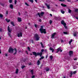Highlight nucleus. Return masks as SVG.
Returning <instances> with one entry per match:
<instances>
[{"label":"nucleus","mask_w":78,"mask_h":78,"mask_svg":"<svg viewBox=\"0 0 78 78\" xmlns=\"http://www.w3.org/2000/svg\"><path fill=\"white\" fill-rule=\"evenodd\" d=\"M11 25H13V27L15 26V25H14V22H13L12 21L11 22Z\"/></svg>","instance_id":"obj_18"},{"label":"nucleus","mask_w":78,"mask_h":78,"mask_svg":"<svg viewBox=\"0 0 78 78\" xmlns=\"http://www.w3.org/2000/svg\"><path fill=\"white\" fill-rule=\"evenodd\" d=\"M41 20H41V19H40L39 20V22H41Z\"/></svg>","instance_id":"obj_58"},{"label":"nucleus","mask_w":78,"mask_h":78,"mask_svg":"<svg viewBox=\"0 0 78 78\" xmlns=\"http://www.w3.org/2000/svg\"><path fill=\"white\" fill-rule=\"evenodd\" d=\"M61 42L62 43V42H64V40H61Z\"/></svg>","instance_id":"obj_49"},{"label":"nucleus","mask_w":78,"mask_h":78,"mask_svg":"<svg viewBox=\"0 0 78 78\" xmlns=\"http://www.w3.org/2000/svg\"><path fill=\"white\" fill-rule=\"evenodd\" d=\"M8 34H9V36L10 37H11V34H10V33H9Z\"/></svg>","instance_id":"obj_43"},{"label":"nucleus","mask_w":78,"mask_h":78,"mask_svg":"<svg viewBox=\"0 0 78 78\" xmlns=\"http://www.w3.org/2000/svg\"><path fill=\"white\" fill-rule=\"evenodd\" d=\"M72 12V10H70V9H69L68 10V12L69 13H71V12Z\"/></svg>","instance_id":"obj_31"},{"label":"nucleus","mask_w":78,"mask_h":78,"mask_svg":"<svg viewBox=\"0 0 78 78\" xmlns=\"http://www.w3.org/2000/svg\"><path fill=\"white\" fill-rule=\"evenodd\" d=\"M61 23L62 25H65V24H66V23L64 22V20H62V21L61 22Z\"/></svg>","instance_id":"obj_10"},{"label":"nucleus","mask_w":78,"mask_h":78,"mask_svg":"<svg viewBox=\"0 0 78 78\" xmlns=\"http://www.w3.org/2000/svg\"><path fill=\"white\" fill-rule=\"evenodd\" d=\"M41 64V61H39V60H38L37 62V65H40Z\"/></svg>","instance_id":"obj_17"},{"label":"nucleus","mask_w":78,"mask_h":78,"mask_svg":"<svg viewBox=\"0 0 78 78\" xmlns=\"http://www.w3.org/2000/svg\"><path fill=\"white\" fill-rule=\"evenodd\" d=\"M34 37L35 39V41H39V39H40V37L37 34H34Z\"/></svg>","instance_id":"obj_4"},{"label":"nucleus","mask_w":78,"mask_h":78,"mask_svg":"<svg viewBox=\"0 0 78 78\" xmlns=\"http://www.w3.org/2000/svg\"><path fill=\"white\" fill-rule=\"evenodd\" d=\"M17 36L18 37H22V32H20V33L18 34Z\"/></svg>","instance_id":"obj_8"},{"label":"nucleus","mask_w":78,"mask_h":78,"mask_svg":"<svg viewBox=\"0 0 78 78\" xmlns=\"http://www.w3.org/2000/svg\"><path fill=\"white\" fill-rule=\"evenodd\" d=\"M32 78H35V76L33 75L31 77Z\"/></svg>","instance_id":"obj_46"},{"label":"nucleus","mask_w":78,"mask_h":78,"mask_svg":"<svg viewBox=\"0 0 78 78\" xmlns=\"http://www.w3.org/2000/svg\"><path fill=\"white\" fill-rule=\"evenodd\" d=\"M75 12H78V9H75Z\"/></svg>","instance_id":"obj_26"},{"label":"nucleus","mask_w":78,"mask_h":78,"mask_svg":"<svg viewBox=\"0 0 78 78\" xmlns=\"http://www.w3.org/2000/svg\"><path fill=\"white\" fill-rule=\"evenodd\" d=\"M40 44H41V46L42 47V48H44V46L43 45V44H42V42H41L40 43Z\"/></svg>","instance_id":"obj_19"},{"label":"nucleus","mask_w":78,"mask_h":78,"mask_svg":"<svg viewBox=\"0 0 78 78\" xmlns=\"http://www.w3.org/2000/svg\"><path fill=\"white\" fill-rule=\"evenodd\" d=\"M55 20H58V17H55Z\"/></svg>","instance_id":"obj_52"},{"label":"nucleus","mask_w":78,"mask_h":78,"mask_svg":"<svg viewBox=\"0 0 78 78\" xmlns=\"http://www.w3.org/2000/svg\"><path fill=\"white\" fill-rule=\"evenodd\" d=\"M61 13H62V14H64V13H65V11H63V10H61Z\"/></svg>","instance_id":"obj_22"},{"label":"nucleus","mask_w":78,"mask_h":78,"mask_svg":"<svg viewBox=\"0 0 78 78\" xmlns=\"http://www.w3.org/2000/svg\"><path fill=\"white\" fill-rule=\"evenodd\" d=\"M41 58L42 59H44V57H43V56H42L41 57Z\"/></svg>","instance_id":"obj_50"},{"label":"nucleus","mask_w":78,"mask_h":78,"mask_svg":"<svg viewBox=\"0 0 78 78\" xmlns=\"http://www.w3.org/2000/svg\"><path fill=\"white\" fill-rule=\"evenodd\" d=\"M45 5H46V6H47V7L48 8V9H50V5H48V4H47V3H45Z\"/></svg>","instance_id":"obj_12"},{"label":"nucleus","mask_w":78,"mask_h":78,"mask_svg":"<svg viewBox=\"0 0 78 78\" xmlns=\"http://www.w3.org/2000/svg\"><path fill=\"white\" fill-rule=\"evenodd\" d=\"M0 4L1 5V6H5V4H3V3H0Z\"/></svg>","instance_id":"obj_28"},{"label":"nucleus","mask_w":78,"mask_h":78,"mask_svg":"<svg viewBox=\"0 0 78 78\" xmlns=\"http://www.w3.org/2000/svg\"><path fill=\"white\" fill-rule=\"evenodd\" d=\"M17 0H15V1H14L15 5L17 4Z\"/></svg>","instance_id":"obj_30"},{"label":"nucleus","mask_w":78,"mask_h":78,"mask_svg":"<svg viewBox=\"0 0 78 78\" xmlns=\"http://www.w3.org/2000/svg\"><path fill=\"white\" fill-rule=\"evenodd\" d=\"M3 17V16L2 14H0V17L2 18Z\"/></svg>","instance_id":"obj_34"},{"label":"nucleus","mask_w":78,"mask_h":78,"mask_svg":"<svg viewBox=\"0 0 78 78\" xmlns=\"http://www.w3.org/2000/svg\"><path fill=\"white\" fill-rule=\"evenodd\" d=\"M75 18L76 19H77V20H78V17H76Z\"/></svg>","instance_id":"obj_57"},{"label":"nucleus","mask_w":78,"mask_h":78,"mask_svg":"<svg viewBox=\"0 0 78 78\" xmlns=\"http://www.w3.org/2000/svg\"><path fill=\"white\" fill-rule=\"evenodd\" d=\"M5 20H6V21H7V22H8V23H9V22H10V20H8V19L6 18L5 19Z\"/></svg>","instance_id":"obj_21"},{"label":"nucleus","mask_w":78,"mask_h":78,"mask_svg":"<svg viewBox=\"0 0 78 78\" xmlns=\"http://www.w3.org/2000/svg\"><path fill=\"white\" fill-rule=\"evenodd\" d=\"M29 25H31V23H28Z\"/></svg>","instance_id":"obj_59"},{"label":"nucleus","mask_w":78,"mask_h":78,"mask_svg":"<svg viewBox=\"0 0 78 78\" xmlns=\"http://www.w3.org/2000/svg\"><path fill=\"white\" fill-rule=\"evenodd\" d=\"M45 58H48V55H46Z\"/></svg>","instance_id":"obj_54"},{"label":"nucleus","mask_w":78,"mask_h":78,"mask_svg":"<svg viewBox=\"0 0 78 78\" xmlns=\"http://www.w3.org/2000/svg\"><path fill=\"white\" fill-rule=\"evenodd\" d=\"M25 4L26 5H27V6H29V5L27 3V2L25 3Z\"/></svg>","instance_id":"obj_41"},{"label":"nucleus","mask_w":78,"mask_h":78,"mask_svg":"<svg viewBox=\"0 0 78 78\" xmlns=\"http://www.w3.org/2000/svg\"><path fill=\"white\" fill-rule=\"evenodd\" d=\"M34 0L36 3H37V0Z\"/></svg>","instance_id":"obj_62"},{"label":"nucleus","mask_w":78,"mask_h":78,"mask_svg":"<svg viewBox=\"0 0 78 78\" xmlns=\"http://www.w3.org/2000/svg\"><path fill=\"white\" fill-rule=\"evenodd\" d=\"M56 32L53 33V34H52L51 36V39H54L55 36V35H56Z\"/></svg>","instance_id":"obj_6"},{"label":"nucleus","mask_w":78,"mask_h":78,"mask_svg":"<svg viewBox=\"0 0 78 78\" xmlns=\"http://www.w3.org/2000/svg\"><path fill=\"white\" fill-rule=\"evenodd\" d=\"M5 56H6V57H7L8 56V55L7 54H5Z\"/></svg>","instance_id":"obj_47"},{"label":"nucleus","mask_w":78,"mask_h":78,"mask_svg":"<svg viewBox=\"0 0 78 78\" xmlns=\"http://www.w3.org/2000/svg\"><path fill=\"white\" fill-rule=\"evenodd\" d=\"M44 50L43 49H42L41 50V52L40 53L37 52L36 53L35 51H33L32 52L33 53V55L35 56H40L41 57L42 56V52H44Z\"/></svg>","instance_id":"obj_2"},{"label":"nucleus","mask_w":78,"mask_h":78,"mask_svg":"<svg viewBox=\"0 0 78 78\" xmlns=\"http://www.w3.org/2000/svg\"><path fill=\"white\" fill-rule=\"evenodd\" d=\"M73 41V40H72V39H71L70 41H69V45H70L71 44V43Z\"/></svg>","instance_id":"obj_25"},{"label":"nucleus","mask_w":78,"mask_h":78,"mask_svg":"<svg viewBox=\"0 0 78 78\" xmlns=\"http://www.w3.org/2000/svg\"><path fill=\"white\" fill-rule=\"evenodd\" d=\"M18 72H19V69H16V74H18Z\"/></svg>","instance_id":"obj_20"},{"label":"nucleus","mask_w":78,"mask_h":78,"mask_svg":"<svg viewBox=\"0 0 78 78\" xmlns=\"http://www.w3.org/2000/svg\"><path fill=\"white\" fill-rule=\"evenodd\" d=\"M57 51H60V52H62V50L61 49V48H58L57 49Z\"/></svg>","instance_id":"obj_11"},{"label":"nucleus","mask_w":78,"mask_h":78,"mask_svg":"<svg viewBox=\"0 0 78 78\" xmlns=\"http://www.w3.org/2000/svg\"><path fill=\"white\" fill-rule=\"evenodd\" d=\"M46 72H48V71H49V70H50V68H47L46 69Z\"/></svg>","instance_id":"obj_27"},{"label":"nucleus","mask_w":78,"mask_h":78,"mask_svg":"<svg viewBox=\"0 0 78 78\" xmlns=\"http://www.w3.org/2000/svg\"><path fill=\"white\" fill-rule=\"evenodd\" d=\"M43 66V65L41 64V66H40V69H42V67Z\"/></svg>","instance_id":"obj_45"},{"label":"nucleus","mask_w":78,"mask_h":78,"mask_svg":"<svg viewBox=\"0 0 78 78\" xmlns=\"http://www.w3.org/2000/svg\"><path fill=\"white\" fill-rule=\"evenodd\" d=\"M6 14H8V11H6Z\"/></svg>","instance_id":"obj_53"},{"label":"nucleus","mask_w":78,"mask_h":78,"mask_svg":"<svg viewBox=\"0 0 78 78\" xmlns=\"http://www.w3.org/2000/svg\"><path fill=\"white\" fill-rule=\"evenodd\" d=\"M2 29L0 28V32H2Z\"/></svg>","instance_id":"obj_48"},{"label":"nucleus","mask_w":78,"mask_h":78,"mask_svg":"<svg viewBox=\"0 0 78 78\" xmlns=\"http://www.w3.org/2000/svg\"><path fill=\"white\" fill-rule=\"evenodd\" d=\"M61 5L63 7H66V6H67V5H66V4H64L62 3L61 4Z\"/></svg>","instance_id":"obj_16"},{"label":"nucleus","mask_w":78,"mask_h":78,"mask_svg":"<svg viewBox=\"0 0 78 78\" xmlns=\"http://www.w3.org/2000/svg\"><path fill=\"white\" fill-rule=\"evenodd\" d=\"M25 67H26L25 66H22L21 68L22 69H24V68H25Z\"/></svg>","instance_id":"obj_38"},{"label":"nucleus","mask_w":78,"mask_h":78,"mask_svg":"<svg viewBox=\"0 0 78 78\" xmlns=\"http://www.w3.org/2000/svg\"><path fill=\"white\" fill-rule=\"evenodd\" d=\"M74 60L76 61V60H77V59L76 58H75L74 59Z\"/></svg>","instance_id":"obj_60"},{"label":"nucleus","mask_w":78,"mask_h":78,"mask_svg":"<svg viewBox=\"0 0 78 78\" xmlns=\"http://www.w3.org/2000/svg\"><path fill=\"white\" fill-rule=\"evenodd\" d=\"M35 28H37V25L35 24Z\"/></svg>","instance_id":"obj_55"},{"label":"nucleus","mask_w":78,"mask_h":78,"mask_svg":"<svg viewBox=\"0 0 78 78\" xmlns=\"http://www.w3.org/2000/svg\"><path fill=\"white\" fill-rule=\"evenodd\" d=\"M70 77V78H71V77H72V75H70L69 76Z\"/></svg>","instance_id":"obj_63"},{"label":"nucleus","mask_w":78,"mask_h":78,"mask_svg":"<svg viewBox=\"0 0 78 78\" xmlns=\"http://www.w3.org/2000/svg\"><path fill=\"white\" fill-rule=\"evenodd\" d=\"M28 50H29V51H30V48L29 47H28Z\"/></svg>","instance_id":"obj_44"},{"label":"nucleus","mask_w":78,"mask_h":78,"mask_svg":"<svg viewBox=\"0 0 78 78\" xmlns=\"http://www.w3.org/2000/svg\"><path fill=\"white\" fill-rule=\"evenodd\" d=\"M33 72H34V71H33V69L30 71V72H31V73L32 75H33Z\"/></svg>","instance_id":"obj_24"},{"label":"nucleus","mask_w":78,"mask_h":78,"mask_svg":"<svg viewBox=\"0 0 78 78\" xmlns=\"http://www.w3.org/2000/svg\"><path fill=\"white\" fill-rule=\"evenodd\" d=\"M50 58L51 59V60H52V59H53V56L52 55H51Z\"/></svg>","instance_id":"obj_23"},{"label":"nucleus","mask_w":78,"mask_h":78,"mask_svg":"<svg viewBox=\"0 0 78 78\" xmlns=\"http://www.w3.org/2000/svg\"><path fill=\"white\" fill-rule=\"evenodd\" d=\"M70 74L71 75H73V73L72 72H71L70 73Z\"/></svg>","instance_id":"obj_51"},{"label":"nucleus","mask_w":78,"mask_h":78,"mask_svg":"<svg viewBox=\"0 0 78 78\" xmlns=\"http://www.w3.org/2000/svg\"><path fill=\"white\" fill-rule=\"evenodd\" d=\"M29 66H31V63H30L29 64Z\"/></svg>","instance_id":"obj_61"},{"label":"nucleus","mask_w":78,"mask_h":78,"mask_svg":"<svg viewBox=\"0 0 78 78\" xmlns=\"http://www.w3.org/2000/svg\"><path fill=\"white\" fill-rule=\"evenodd\" d=\"M8 31L9 33H11V31H12V30L10 29V28H9V27L8 26Z\"/></svg>","instance_id":"obj_9"},{"label":"nucleus","mask_w":78,"mask_h":78,"mask_svg":"<svg viewBox=\"0 0 78 78\" xmlns=\"http://www.w3.org/2000/svg\"><path fill=\"white\" fill-rule=\"evenodd\" d=\"M14 50L15 51V53L13 54V55H15L17 54V50L16 48H14V49H13V48L10 47L8 50L9 53H13V51H14Z\"/></svg>","instance_id":"obj_1"},{"label":"nucleus","mask_w":78,"mask_h":78,"mask_svg":"<svg viewBox=\"0 0 78 78\" xmlns=\"http://www.w3.org/2000/svg\"><path fill=\"white\" fill-rule=\"evenodd\" d=\"M78 34V32H75L73 34V36H74V37H75L76 36V35Z\"/></svg>","instance_id":"obj_15"},{"label":"nucleus","mask_w":78,"mask_h":78,"mask_svg":"<svg viewBox=\"0 0 78 78\" xmlns=\"http://www.w3.org/2000/svg\"><path fill=\"white\" fill-rule=\"evenodd\" d=\"M52 22H53V21L51 20H50L49 21V23H50V25L52 23Z\"/></svg>","instance_id":"obj_29"},{"label":"nucleus","mask_w":78,"mask_h":78,"mask_svg":"<svg viewBox=\"0 0 78 78\" xmlns=\"http://www.w3.org/2000/svg\"><path fill=\"white\" fill-rule=\"evenodd\" d=\"M9 3H11L12 2V0H9Z\"/></svg>","instance_id":"obj_37"},{"label":"nucleus","mask_w":78,"mask_h":78,"mask_svg":"<svg viewBox=\"0 0 78 78\" xmlns=\"http://www.w3.org/2000/svg\"><path fill=\"white\" fill-rule=\"evenodd\" d=\"M64 26V27L66 29H67V26H66V24H65V25H63Z\"/></svg>","instance_id":"obj_32"},{"label":"nucleus","mask_w":78,"mask_h":78,"mask_svg":"<svg viewBox=\"0 0 78 78\" xmlns=\"http://www.w3.org/2000/svg\"><path fill=\"white\" fill-rule=\"evenodd\" d=\"M76 73V71H74L73 72V75H75V73Z\"/></svg>","instance_id":"obj_36"},{"label":"nucleus","mask_w":78,"mask_h":78,"mask_svg":"<svg viewBox=\"0 0 78 78\" xmlns=\"http://www.w3.org/2000/svg\"><path fill=\"white\" fill-rule=\"evenodd\" d=\"M49 50H51V51L53 50L54 49H53V48H51V47H50L49 48Z\"/></svg>","instance_id":"obj_35"},{"label":"nucleus","mask_w":78,"mask_h":78,"mask_svg":"<svg viewBox=\"0 0 78 78\" xmlns=\"http://www.w3.org/2000/svg\"><path fill=\"white\" fill-rule=\"evenodd\" d=\"M18 21L19 22H22V19H21V18L18 17Z\"/></svg>","instance_id":"obj_14"},{"label":"nucleus","mask_w":78,"mask_h":78,"mask_svg":"<svg viewBox=\"0 0 78 78\" xmlns=\"http://www.w3.org/2000/svg\"><path fill=\"white\" fill-rule=\"evenodd\" d=\"M18 15L19 16H20V12H18Z\"/></svg>","instance_id":"obj_56"},{"label":"nucleus","mask_w":78,"mask_h":78,"mask_svg":"<svg viewBox=\"0 0 78 78\" xmlns=\"http://www.w3.org/2000/svg\"><path fill=\"white\" fill-rule=\"evenodd\" d=\"M29 1L30 2H31V3H33V0H29Z\"/></svg>","instance_id":"obj_39"},{"label":"nucleus","mask_w":78,"mask_h":78,"mask_svg":"<svg viewBox=\"0 0 78 78\" xmlns=\"http://www.w3.org/2000/svg\"><path fill=\"white\" fill-rule=\"evenodd\" d=\"M30 41H31V42H32V44H34V41L33 40H31Z\"/></svg>","instance_id":"obj_40"},{"label":"nucleus","mask_w":78,"mask_h":78,"mask_svg":"<svg viewBox=\"0 0 78 78\" xmlns=\"http://www.w3.org/2000/svg\"><path fill=\"white\" fill-rule=\"evenodd\" d=\"M44 12H41L40 14L39 12L36 15V16H37V15H38L39 17L41 18V16H43V15H44Z\"/></svg>","instance_id":"obj_5"},{"label":"nucleus","mask_w":78,"mask_h":78,"mask_svg":"<svg viewBox=\"0 0 78 78\" xmlns=\"http://www.w3.org/2000/svg\"><path fill=\"white\" fill-rule=\"evenodd\" d=\"M63 33L64 34H68V33L66 32H63Z\"/></svg>","instance_id":"obj_33"},{"label":"nucleus","mask_w":78,"mask_h":78,"mask_svg":"<svg viewBox=\"0 0 78 78\" xmlns=\"http://www.w3.org/2000/svg\"><path fill=\"white\" fill-rule=\"evenodd\" d=\"M43 27H44L43 26H41V28L39 29V30L41 32V34H43V33L44 34H46V29H43Z\"/></svg>","instance_id":"obj_3"},{"label":"nucleus","mask_w":78,"mask_h":78,"mask_svg":"<svg viewBox=\"0 0 78 78\" xmlns=\"http://www.w3.org/2000/svg\"><path fill=\"white\" fill-rule=\"evenodd\" d=\"M9 6H10V8L12 9H13V8L14 6H13V4H10L9 5Z\"/></svg>","instance_id":"obj_13"},{"label":"nucleus","mask_w":78,"mask_h":78,"mask_svg":"<svg viewBox=\"0 0 78 78\" xmlns=\"http://www.w3.org/2000/svg\"><path fill=\"white\" fill-rule=\"evenodd\" d=\"M59 1H60V2H66V0H59Z\"/></svg>","instance_id":"obj_42"},{"label":"nucleus","mask_w":78,"mask_h":78,"mask_svg":"<svg viewBox=\"0 0 78 78\" xmlns=\"http://www.w3.org/2000/svg\"><path fill=\"white\" fill-rule=\"evenodd\" d=\"M50 16H51V17H52V14H50Z\"/></svg>","instance_id":"obj_64"},{"label":"nucleus","mask_w":78,"mask_h":78,"mask_svg":"<svg viewBox=\"0 0 78 78\" xmlns=\"http://www.w3.org/2000/svg\"><path fill=\"white\" fill-rule=\"evenodd\" d=\"M69 55L70 56H73V51H70L69 52Z\"/></svg>","instance_id":"obj_7"}]
</instances>
